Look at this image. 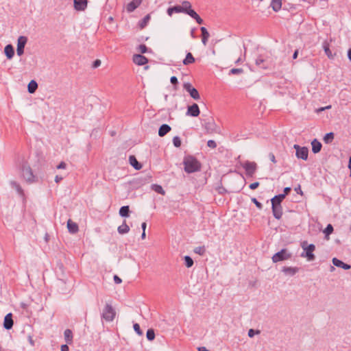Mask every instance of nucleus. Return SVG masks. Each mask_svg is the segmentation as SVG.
I'll use <instances>...</instances> for the list:
<instances>
[{
	"label": "nucleus",
	"instance_id": "nucleus-1",
	"mask_svg": "<svg viewBox=\"0 0 351 351\" xmlns=\"http://www.w3.org/2000/svg\"><path fill=\"white\" fill-rule=\"evenodd\" d=\"M184 170L187 173L199 171L202 168L201 162L193 156L186 155L183 158Z\"/></svg>",
	"mask_w": 351,
	"mask_h": 351
},
{
	"label": "nucleus",
	"instance_id": "nucleus-2",
	"mask_svg": "<svg viewBox=\"0 0 351 351\" xmlns=\"http://www.w3.org/2000/svg\"><path fill=\"white\" fill-rule=\"evenodd\" d=\"M21 172L23 178L29 184L37 182L38 178L27 162H23L21 167Z\"/></svg>",
	"mask_w": 351,
	"mask_h": 351
},
{
	"label": "nucleus",
	"instance_id": "nucleus-3",
	"mask_svg": "<svg viewBox=\"0 0 351 351\" xmlns=\"http://www.w3.org/2000/svg\"><path fill=\"white\" fill-rule=\"evenodd\" d=\"M300 246L303 251L300 254L301 257L306 258L308 261H313L315 258L313 253L315 250V245L313 243H308L307 241L301 242Z\"/></svg>",
	"mask_w": 351,
	"mask_h": 351
},
{
	"label": "nucleus",
	"instance_id": "nucleus-4",
	"mask_svg": "<svg viewBox=\"0 0 351 351\" xmlns=\"http://www.w3.org/2000/svg\"><path fill=\"white\" fill-rule=\"evenodd\" d=\"M200 121L202 126L206 133L211 134L216 132L217 125L213 117L203 114Z\"/></svg>",
	"mask_w": 351,
	"mask_h": 351
},
{
	"label": "nucleus",
	"instance_id": "nucleus-5",
	"mask_svg": "<svg viewBox=\"0 0 351 351\" xmlns=\"http://www.w3.org/2000/svg\"><path fill=\"white\" fill-rule=\"evenodd\" d=\"M116 316V311L110 303H106L103 308L101 317L107 322H112Z\"/></svg>",
	"mask_w": 351,
	"mask_h": 351
},
{
	"label": "nucleus",
	"instance_id": "nucleus-6",
	"mask_svg": "<svg viewBox=\"0 0 351 351\" xmlns=\"http://www.w3.org/2000/svg\"><path fill=\"white\" fill-rule=\"evenodd\" d=\"M291 257L292 254L287 248H282L272 256L271 260L274 263H276L290 259Z\"/></svg>",
	"mask_w": 351,
	"mask_h": 351
},
{
	"label": "nucleus",
	"instance_id": "nucleus-7",
	"mask_svg": "<svg viewBox=\"0 0 351 351\" xmlns=\"http://www.w3.org/2000/svg\"><path fill=\"white\" fill-rule=\"evenodd\" d=\"M293 148L295 149V156L298 159L303 160H307L308 156V149L307 147H301L298 144L293 145Z\"/></svg>",
	"mask_w": 351,
	"mask_h": 351
},
{
	"label": "nucleus",
	"instance_id": "nucleus-8",
	"mask_svg": "<svg viewBox=\"0 0 351 351\" xmlns=\"http://www.w3.org/2000/svg\"><path fill=\"white\" fill-rule=\"evenodd\" d=\"M243 168L245 171V174L247 177H252L257 169V164L255 162L249 160L245 161L242 164Z\"/></svg>",
	"mask_w": 351,
	"mask_h": 351
},
{
	"label": "nucleus",
	"instance_id": "nucleus-9",
	"mask_svg": "<svg viewBox=\"0 0 351 351\" xmlns=\"http://www.w3.org/2000/svg\"><path fill=\"white\" fill-rule=\"evenodd\" d=\"M183 88L189 93L190 96L193 99L198 100L200 99V95L198 90L195 87H193L190 82H184L183 84Z\"/></svg>",
	"mask_w": 351,
	"mask_h": 351
},
{
	"label": "nucleus",
	"instance_id": "nucleus-10",
	"mask_svg": "<svg viewBox=\"0 0 351 351\" xmlns=\"http://www.w3.org/2000/svg\"><path fill=\"white\" fill-rule=\"evenodd\" d=\"M27 42V38L25 36H20L17 39L16 54L21 56L24 53V49Z\"/></svg>",
	"mask_w": 351,
	"mask_h": 351
},
{
	"label": "nucleus",
	"instance_id": "nucleus-11",
	"mask_svg": "<svg viewBox=\"0 0 351 351\" xmlns=\"http://www.w3.org/2000/svg\"><path fill=\"white\" fill-rule=\"evenodd\" d=\"M200 114V110L198 105L195 103H193L191 106H188L187 110L186 112V116L197 117Z\"/></svg>",
	"mask_w": 351,
	"mask_h": 351
},
{
	"label": "nucleus",
	"instance_id": "nucleus-12",
	"mask_svg": "<svg viewBox=\"0 0 351 351\" xmlns=\"http://www.w3.org/2000/svg\"><path fill=\"white\" fill-rule=\"evenodd\" d=\"M271 211L273 216L276 219L279 220L282 218L283 215L282 204H271Z\"/></svg>",
	"mask_w": 351,
	"mask_h": 351
},
{
	"label": "nucleus",
	"instance_id": "nucleus-13",
	"mask_svg": "<svg viewBox=\"0 0 351 351\" xmlns=\"http://www.w3.org/2000/svg\"><path fill=\"white\" fill-rule=\"evenodd\" d=\"M132 60L134 63H135L138 66H144L149 62L147 58H146L143 54L140 53L134 54L132 57Z\"/></svg>",
	"mask_w": 351,
	"mask_h": 351
},
{
	"label": "nucleus",
	"instance_id": "nucleus-14",
	"mask_svg": "<svg viewBox=\"0 0 351 351\" xmlns=\"http://www.w3.org/2000/svg\"><path fill=\"white\" fill-rule=\"evenodd\" d=\"M322 48L323 50L326 54V56L330 59V60H334L335 57L336 56V53H332L330 49V43L328 40H324L322 43Z\"/></svg>",
	"mask_w": 351,
	"mask_h": 351
},
{
	"label": "nucleus",
	"instance_id": "nucleus-15",
	"mask_svg": "<svg viewBox=\"0 0 351 351\" xmlns=\"http://www.w3.org/2000/svg\"><path fill=\"white\" fill-rule=\"evenodd\" d=\"M13 315L12 313H8L5 317L3 319V328L8 330L12 328L14 325V321H13Z\"/></svg>",
	"mask_w": 351,
	"mask_h": 351
},
{
	"label": "nucleus",
	"instance_id": "nucleus-16",
	"mask_svg": "<svg viewBox=\"0 0 351 351\" xmlns=\"http://www.w3.org/2000/svg\"><path fill=\"white\" fill-rule=\"evenodd\" d=\"M88 5V0H73V7L76 11H84Z\"/></svg>",
	"mask_w": 351,
	"mask_h": 351
},
{
	"label": "nucleus",
	"instance_id": "nucleus-17",
	"mask_svg": "<svg viewBox=\"0 0 351 351\" xmlns=\"http://www.w3.org/2000/svg\"><path fill=\"white\" fill-rule=\"evenodd\" d=\"M300 270V268L298 267H286L284 266L281 269V271L283 272L285 275L289 276H295Z\"/></svg>",
	"mask_w": 351,
	"mask_h": 351
},
{
	"label": "nucleus",
	"instance_id": "nucleus-18",
	"mask_svg": "<svg viewBox=\"0 0 351 351\" xmlns=\"http://www.w3.org/2000/svg\"><path fill=\"white\" fill-rule=\"evenodd\" d=\"M332 262L334 266L341 268L344 270H348L351 268V265L350 264L346 263L341 260L335 257L332 258Z\"/></svg>",
	"mask_w": 351,
	"mask_h": 351
},
{
	"label": "nucleus",
	"instance_id": "nucleus-19",
	"mask_svg": "<svg viewBox=\"0 0 351 351\" xmlns=\"http://www.w3.org/2000/svg\"><path fill=\"white\" fill-rule=\"evenodd\" d=\"M143 0H132L126 5V10L128 13L134 12L142 3Z\"/></svg>",
	"mask_w": 351,
	"mask_h": 351
},
{
	"label": "nucleus",
	"instance_id": "nucleus-20",
	"mask_svg": "<svg viewBox=\"0 0 351 351\" xmlns=\"http://www.w3.org/2000/svg\"><path fill=\"white\" fill-rule=\"evenodd\" d=\"M182 8L183 13L190 16L195 10L192 9L191 3L189 1H183L182 2Z\"/></svg>",
	"mask_w": 351,
	"mask_h": 351
},
{
	"label": "nucleus",
	"instance_id": "nucleus-21",
	"mask_svg": "<svg viewBox=\"0 0 351 351\" xmlns=\"http://www.w3.org/2000/svg\"><path fill=\"white\" fill-rule=\"evenodd\" d=\"M312 152L315 154L320 152L322 148V144L317 138H314L311 141Z\"/></svg>",
	"mask_w": 351,
	"mask_h": 351
},
{
	"label": "nucleus",
	"instance_id": "nucleus-22",
	"mask_svg": "<svg viewBox=\"0 0 351 351\" xmlns=\"http://www.w3.org/2000/svg\"><path fill=\"white\" fill-rule=\"evenodd\" d=\"M129 163L136 170H140L143 167V165L137 160L134 155L129 156Z\"/></svg>",
	"mask_w": 351,
	"mask_h": 351
},
{
	"label": "nucleus",
	"instance_id": "nucleus-23",
	"mask_svg": "<svg viewBox=\"0 0 351 351\" xmlns=\"http://www.w3.org/2000/svg\"><path fill=\"white\" fill-rule=\"evenodd\" d=\"M68 231L71 234H75L79 231V226L77 223L73 221L71 219L67 221Z\"/></svg>",
	"mask_w": 351,
	"mask_h": 351
},
{
	"label": "nucleus",
	"instance_id": "nucleus-24",
	"mask_svg": "<svg viewBox=\"0 0 351 351\" xmlns=\"http://www.w3.org/2000/svg\"><path fill=\"white\" fill-rule=\"evenodd\" d=\"M4 54L8 60H11L14 56V49L12 45L8 44L4 47Z\"/></svg>",
	"mask_w": 351,
	"mask_h": 351
},
{
	"label": "nucleus",
	"instance_id": "nucleus-25",
	"mask_svg": "<svg viewBox=\"0 0 351 351\" xmlns=\"http://www.w3.org/2000/svg\"><path fill=\"white\" fill-rule=\"evenodd\" d=\"M171 130L170 125L166 123L162 124L158 128V136L163 137Z\"/></svg>",
	"mask_w": 351,
	"mask_h": 351
},
{
	"label": "nucleus",
	"instance_id": "nucleus-26",
	"mask_svg": "<svg viewBox=\"0 0 351 351\" xmlns=\"http://www.w3.org/2000/svg\"><path fill=\"white\" fill-rule=\"evenodd\" d=\"M167 13L169 16H171L173 13H183V10L181 5H176L169 7Z\"/></svg>",
	"mask_w": 351,
	"mask_h": 351
},
{
	"label": "nucleus",
	"instance_id": "nucleus-27",
	"mask_svg": "<svg viewBox=\"0 0 351 351\" xmlns=\"http://www.w3.org/2000/svg\"><path fill=\"white\" fill-rule=\"evenodd\" d=\"M200 30L202 32V44L206 46L208 43V38L210 36V34L207 29L205 27H201Z\"/></svg>",
	"mask_w": 351,
	"mask_h": 351
},
{
	"label": "nucleus",
	"instance_id": "nucleus-28",
	"mask_svg": "<svg viewBox=\"0 0 351 351\" xmlns=\"http://www.w3.org/2000/svg\"><path fill=\"white\" fill-rule=\"evenodd\" d=\"M195 62V58L191 52H186L185 58L182 60V64L185 66L193 64Z\"/></svg>",
	"mask_w": 351,
	"mask_h": 351
},
{
	"label": "nucleus",
	"instance_id": "nucleus-29",
	"mask_svg": "<svg viewBox=\"0 0 351 351\" xmlns=\"http://www.w3.org/2000/svg\"><path fill=\"white\" fill-rule=\"evenodd\" d=\"M130 210L129 206H123L119 208V214L121 217L128 218L130 217Z\"/></svg>",
	"mask_w": 351,
	"mask_h": 351
},
{
	"label": "nucleus",
	"instance_id": "nucleus-30",
	"mask_svg": "<svg viewBox=\"0 0 351 351\" xmlns=\"http://www.w3.org/2000/svg\"><path fill=\"white\" fill-rule=\"evenodd\" d=\"M270 7L272 8L274 12H278L281 10L282 0H271Z\"/></svg>",
	"mask_w": 351,
	"mask_h": 351
},
{
	"label": "nucleus",
	"instance_id": "nucleus-31",
	"mask_svg": "<svg viewBox=\"0 0 351 351\" xmlns=\"http://www.w3.org/2000/svg\"><path fill=\"white\" fill-rule=\"evenodd\" d=\"M265 60L263 58V57L260 55L258 56L256 60H255V64L257 66L263 69H267L268 66L265 64Z\"/></svg>",
	"mask_w": 351,
	"mask_h": 351
},
{
	"label": "nucleus",
	"instance_id": "nucleus-32",
	"mask_svg": "<svg viewBox=\"0 0 351 351\" xmlns=\"http://www.w3.org/2000/svg\"><path fill=\"white\" fill-rule=\"evenodd\" d=\"M151 178V176H147L145 178H134L132 182L136 184L137 186L143 185L144 184L147 182L148 180H149Z\"/></svg>",
	"mask_w": 351,
	"mask_h": 351
},
{
	"label": "nucleus",
	"instance_id": "nucleus-33",
	"mask_svg": "<svg viewBox=\"0 0 351 351\" xmlns=\"http://www.w3.org/2000/svg\"><path fill=\"white\" fill-rule=\"evenodd\" d=\"M151 19L150 14H147L145 15L141 20H140L138 23V25L140 29H144L149 23V20Z\"/></svg>",
	"mask_w": 351,
	"mask_h": 351
},
{
	"label": "nucleus",
	"instance_id": "nucleus-34",
	"mask_svg": "<svg viewBox=\"0 0 351 351\" xmlns=\"http://www.w3.org/2000/svg\"><path fill=\"white\" fill-rule=\"evenodd\" d=\"M129 231H130V227L126 223L125 221H123L122 224L121 226H119L117 228V232L120 234H125L128 233Z\"/></svg>",
	"mask_w": 351,
	"mask_h": 351
},
{
	"label": "nucleus",
	"instance_id": "nucleus-35",
	"mask_svg": "<svg viewBox=\"0 0 351 351\" xmlns=\"http://www.w3.org/2000/svg\"><path fill=\"white\" fill-rule=\"evenodd\" d=\"M65 341L67 344H71L73 342V332L71 329H66L64 332Z\"/></svg>",
	"mask_w": 351,
	"mask_h": 351
},
{
	"label": "nucleus",
	"instance_id": "nucleus-36",
	"mask_svg": "<svg viewBox=\"0 0 351 351\" xmlns=\"http://www.w3.org/2000/svg\"><path fill=\"white\" fill-rule=\"evenodd\" d=\"M12 189H15L16 192L21 196H24V191L19 183L16 181H11L10 182Z\"/></svg>",
	"mask_w": 351,
	"mask_h": 351
},
{
	"label": "nucleus",
	"instance_id": "nucleus-37",
	"mask_svg": "<svg viewBox=\"0 0 351 351\" xmlns=\"http://www.w3.org/2000/svg\"><path fill=\"white\" fill-rule=\"evenodd\" d=\"M137 50L141 53L140 54L153 53V50L151 48L147 47L145 44L139 45L137 47Z\"/></svg>",
	"mask_w": 351,
	"mask_h": 351
},
{
	"label": "nucleus",
	"instance_id": "nucleus-38",
	"mask_svg": "<svg viewBox=\"0 0 351 351\" xmlns=\"http://www.w3.org/2000/svg\"><path fill=\"white\" fill-rule=\"evenodd\" d=\"M38 86V83L34 80H32L27 85V90L29 93H34L37 90Z\"/></svg>",
	"mask_w": 351,
	"mask_h": 351
},
{
	"label": "nucleus",
	"instance_id": "nucleus-39",
	"mask_svg": "<svg viewBox=\"0 0 351 351\" xmlns=\"http://www.w3.org/2000/svg\"><path fill=\"white\" fill-rule=\"evenodd\" d=\"M335 138V133L332 132L325 134L323 137V141L326 144H330Z\"/></svg>",
	"mask_w": 351,
	"mask_h": 351
},
{
	"label": "nucleus",
	"instance_id": "nucleus-40",
	"mask_svg": "<svg viewBox=\"0 0 351 351\" xmlns=\"http://www.w3.org/2000/svg\"><path fill=\"white\" fill-rule=\"evenodd\" d=\"M285 199L284 196L280 193L274 195L271 199V203L274 204H282V201Z\"/></svg>",
	"mask_w": 351,
	"mask_h": 351
},
{
	"label": "nucleus",
	"instance_id": "nucleus-41",
	"mask_svg": "<svg viewBox=\"0 0 351 351\" xmlns=\"http://www.w3.org/2000/svg\"><path fill=\"white\" fill-rule=\"evenodd\" d=\"M151 189L154 191L156 193L164 195L165 194V191L162 188V186L158 184H152L151 185Z\"/></svg>",
	"mask_w": 351,
	"mask_h": 351
},
{
	"label": "nucleus",
	"instance_id": "nucleus-42",
	"mask_svg": "<svg viewBox=\"0 0 351 351\" xmlns=\"http://www.w3.org/2000/svg\"><path fill=\"white\" fill-rule=\"evenodd\" d=\"M183 260H184V264L187 268L191 267L194 264V261H193V258L189 255L184 256L183 257Z\"/></svg>",
	"mask_w": 351,
	"mask_h": 351
},
{
	"label": "nucleus",
	"instance_id": "nucleus-43",
	"mask_svg": "<svg viewBox=\"0 0 351 351\" xmlns=\"http://www.w3.org/2000/svg\"><path fill=\"white\" fill-rule=\"evenodd\" d=\"M155 331L153 328H149L146 332V337L149 341H152L155 339Z\"/></svg>",
	"mask_w": 351,
	"mask_h": 351
},
{
	"label": "nucleus",
	"instance_id": "nucleus-44",
	"mask_svg": "<svg viewBox=\"0 0 351 351\" xmlns=\"http://www.w3.org/2000/svg\"><path fill=\"white\" fill-rule=\"evenodd\" d=\"M56 269H58V272H60L62 276H64L65 267L60 260L56 262Z\"/></svg>",
	"mask_w": 351,
	"mask_h": 351
},
{
	"label": "nucleus",
	"instance_id": "nucleus-45",
	"mask_svg": "<svg viewBox=\"0 0 351 351\" xmlns=\"http://www.w3.org/2000/svg\"><path fill=\"white\" fill-rule=\"evenodd\" d=\"M190 16L195 19V21L199 24V25H202L204 23V20L199 16V15L195 12L194 11L191 15Z\"/></svg>",
	"mask_w": 351,
	"mask_h": 351
},
{
	"label": "nucleus",
	"instance_id": "nucleus-46",
	"mask_svg": "<svg viewBox=\"0 0 351 351\" xmlns=\"http://www.w3.org/2000/svg\"><path fill=\"white\" fill-rule=\"evenodd\" d=\"M333 230L334 228L332 224L328 223L324 230L323 232L325 234V237H328L330 234H331L333 232Z\"/></svg>",
	"mask_w": 351,
	"mask_h": 351
},
{
	"label": "nucleus",
	"instance_id": "nucleus-47",
	"mask_svg": "<svg viewBox=\"0 0 351 351\" xmlns=\"http://www.w3.org/2000/svg\"><path fill=\"white\" fill-rule=\"evenodd\" d=\"M206 250L204 245L197 247L193 250V252L195 254H199L200 256H204L206 253Z\"/></svg>",
	"mask_w": 351,
	"mask_h": 351
},
{
	"label": "nucleus",
	"instance_id": "nucleus-48",
	"mask_svg": "<svg viewBox=\"0 0 351 351\" xmlns=\"http://www.w3.org/2000/svg\"><path fill=\"white\" fill-rule=\"evenodd\" d=\"M244 71L241 68H232L229 71V75H239L243 73Z\"/></svg>",
	"mask_w": 351,
	"mask_h": 351
},
{
	"label": "nucleus",
	"instance_id": "nucleus-49",
	"mask_svg": "<svg viewBox=\"0 0 351 351\" xmlns=\"http://www.w3.org/2000/svg\"><path fill=\"white\" fill-rule=\"evenodd\" d=\"M172 141H173V144L175 147L178 148V147H180L181 146L182 141H181V138H180V136H175L173 138Z\"/></svg>",
	"mask_w": 351,
	"mask_h": 351
},
{
	"label": "nucleus",
	"instance_id": "nucleus-50",
	"mask_svg": "<svg viewBox=\"0 0 351 351\" xmlns=\"http://www.w3.org/2000/svg\"><path fill=\"white\" fill-rule=\"evenodd\" d=\"M133 328L138 335L142 336L143 335V330H141V326L138 323H134L133 324Z\"/></svg>",
	"mask_w": 351,
	"mask_h": 351
},
{
	"label": "nucleus",
	"instance_id": "nucleus-51",
	"mask_svg": "<svg viewBox=\"0 0 351 351\" xmlns=\"http://www.w3.org/2000/svg\"><path fill=\"white\" fill-rule=\"evenodd\" d=\"M170 82L173 84V89L175 90H177L178 87V80L176 76H171V78H170Z\"/></svg>",
	"mask_w": 351,
	"mask_h": 351
},
{
	"label": "nucleus",
	"instance_id": "nucleus-52",
	"mask_svg": "<svg viewBox=\"0 0 351 351\" xmlns=\"http://www.w3.org/2000/svg\"><path fill=\"white\" fill-rule=\"evenodd\" d=\"M251 202L255 204V206L258 210H261L263 209V206L262 203L258 201V199L256 197H252Z\"/></svg>",
	"mask_w": 351,
	"mask_h": 351
},
{
	"label": "nucleus",
	"instance_id": "nucleus-53",
	"mask_svg": "<svg viewBox=\"0 0 351 351\" xmlns=\"http://www.w3.org/2000/svg\"><path fill=\"white\" fill-rule=\"evenodd\" d=\"M216 190L220 195H224L228 193L226 189L222 186L221 182H220V185L216 189Z\"/></svg>",
	"mask_w": 351,
	"mask_h": 351
},
{
	"label": "nucleus",
	"instance_id": "nucleus-54",
	"mask_svg": "<svg viewBox=\"0 0 351 351\" xmlns=\"http://www.w3.org/2000/svg\"><path fill=\"white\" fill-rule=\"evenodd\" d=\"M260 332H261V331L259 330H254V329L250 328L248 330L247 335H248L249 337L252 338L256 335L260 334Z\"/></svg>",
	"mask_w": 351,
	"mask_h": 351
},
{
	"label": "nucleus",
	"instance_id": "nucleus-55",
	"mask_svg": "<svg viewBox=\"0 0 351 351\" xmlns=\"http://www.w3.org/2000/svg\"><path fill=\"white\" fill-rule=\"evenodd\" d=\"M207 146L212 149H215L217 147V143L214 140H208L207 141Z\"/></svg>",
	"mask_w": 351,
	"mask_h": 351
},
{
	"label": "nucleus",
	"instance_id": "nucleus-56",
	"mask_svg": "<svg viewBox=\"0 0 351 351\" xmlns=\"http://www.w3.org/2000/svg\"><path fill=\"white\" fill-rule=\"evenodd\" d=\"M101 60H99V59H96L95 60H94L93 62L91 67L93 69H97V68H98L101 65Z\"/></svg>",
	"mask_w": 351,
	"mask_h": 351
},
{
	"label": "nucleus",
	"instance_id": "nucleus-57",
	"mask_svg": "<svg viewBox=\"0 0 351 351\" xmlns=\"http://www.w3.org/2000/svg\"><path fill=\"white\" fill-rule=\"evenodd\" d=\"M291 187L287 186V187L284 188L283 193H280V194L282 196H284V197L285 198L286 196L291 192Z\"/></svg>",
	"mask_w": 351,
	"mask_h": 351
},
{
	"label": "nucleus",
	"instance_id": "nucleus-58",
	"mask_svg": "<svg viewBox=\"0 0 351 351\" xmlns=\"http://www.w3.org/2000/svg\"><path fill=\"white\" fill-rule=\"evenodd\" d=\"M260 185V183L258 182H254L249 185V188L251 190H255Z\"/></svg>",
	"mask_w": 351,
	"mask_h": 351
},
{
	"label": "nucleus",
	"instance_id": "nucleus-59",
	"mask_svg": "<svg viewBox=\"0 0 351 351\" xmlns=\"http://www.w3.org/2000/svg\"><path fill=\"white\" fill-rule=\"evenodd\" d=\"M113 280L115 284L119 285L122 282V279L117 275H114Z\"/></svg>",
	"mask_w": 351,
	"mask_h": 351
},
{
	"label": "nucleus",
	"instance_id": "nucleus-60",
	"mask_svg": "<svg viewBox=\"0 0 351 351\" xmlns=\"http://www.w3.org/2000/svg\"><path fill=\"white\" fill-rule=\"evenodd\" d=\"M58 169H64L66 167V164L64 161H61L58 165H57Z\"/></svg>",
	"mask_w": 351,
	"mask_h": 351
},
{
	"label": "nucleus",
	"instance_id": "nucleus-61",
	"mask_svg": "<svg viewBox=\"0 0 351 351\" xmlns=\"http://www.w3.org/2000/svg\"><path fill=\"white\" fill-rule=\"evenodd\" d=\"M294 191L296 192L297 194L302 195L303 191L301 189L300 184H298L296 187H295Z\"/></svg>",
	"mask_w": 351,
	"mask_h": 351
},
{
	"label": "nucleus",
	"instance_id": "nucleus-62",
	"mask_svg": "<svg viewBox=\"0 0 351 351\" xmlns=\"http://www.w3.org/2000/svg\"><path fill=\"white\" fill-rule=\"evenodd\" d=\"M269 156V160L274 164H276L277 162V160H276V157H275V155L272 153V152H270L268 155Z\"/></svg>",
	"mask_w": 351,
	"mask_h": 351
},
{
	"label": "nucleus",
	"instance_id": "nucleus-63",
	"mask_svg": "<svg viewBox=\"0 0 351 351\" xmlns=\"http://www.w3.org/2000/svg\"><path fill=\"white\" fill-rule=\"evenodd\" d=\"M27 339H28V342L30 343L31 346H35V341L33 339L32 336L29 335L28 337H27Z\"/></svg>",
	"mask_w": 351,
	"mask_h": 351
},
{
	"label": "nucleus",
	"instance_id": "nucleus-64",
	"mask_svg": "<svg viewBox=\"0 0 351 351\" xmlns=\"http://www.w3.org/2000/svg\"><path fill=\"white\" fill-rule=\"evenodd\" d=\"M69 348L67 344H63L61 346L60 351H69Z\"/></svg>",
	"mask_w": 351,
	"mask_h": 351
}]
</instances>
